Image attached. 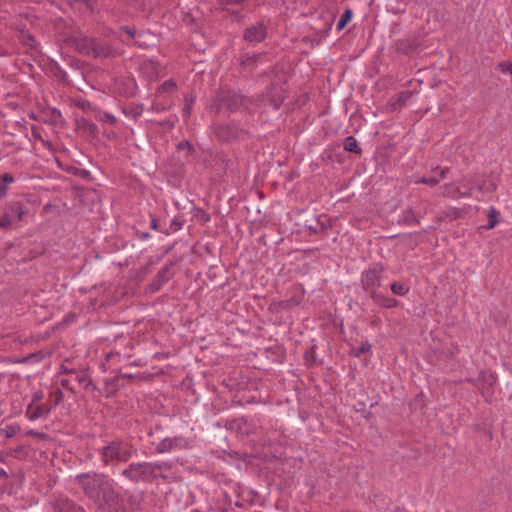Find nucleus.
<instances>
[{
    "instance_id": "1",
    "label": "nucleus",
    "mask_w": 512,
    "mask_h": 512,
    "mask_svg": "<svg viewBox=\"0 0 512 512\" xmlns=\"http://www.w3.org/2000/svg\"><path fill=\"white\" fill-rule=\"evenodd\" d=\"M75 481L84 495L96 505L117 511L120 493L115 489L113 480L108 475L90 471L76 475Z\"/></svg>"
},
{
    "instance_id": "2",
    "label": "nucleus",
    "mask_w": 512,
    "mask_h": 512,
    "mask_svg": "<svg viewBox=\"0 0 512 512\" xmlns=\"http://www.w3.org/2000/svg\"><path fill=\"white\" fill-rule=\"evenodd\" d=\"M65 44L75 49L79 54L95 59L115 58L121 55L109 41L83 34L67 37Z\"/></svg>"
},
{
    "instance_id": "3",
    "label": "nucleus",
    "mask_w": 512,
    "mask_h": 512,
    "mask_svg": "<svg viewBox=\"0 0 512 512\" xmlns=\"http://www.w3.org/2000/svg\"><path fill=\"white\" fill-rule=\"evenodd\" d=\"M133 445L121 439H115L100 449V458L104 466L112 463H125L132 457Z\"/></svg>"
},
{
    "instance_id": "4",
    "label": "nucleus",
    "mask_w": 512,
    "mask_h": 512,
    "mask_svg": "<svg viewBox=\"0 0 512 512\" xmlns=\"http://www.w3.org/2000/svg\"><path fill=\"white\" fill-rule=\"evenodd\" d=\"M249 101L240 92L228 87H220L214 97V108L217 113L225 109L231 113L239 111L242 107H248Z\"/></svg>"
},
{
    "instance_id": "5",
    "label": "nucleus",
    "mask_w": 512,
    "mask_h": 512,
    "mask_svg": "<svg viewBox=\"0 0 512 512\" xmlns=\"http://www.w3.org/2000/svg\"><path fill=\"white\" fill-rule=\"evenodd\" d=\"M121 475L133 483H153L157 480V474L153 472L152 462H133L121 472Z\"/></svg>"
},
{
    "instance_id": "6",
    "label": "nucleus",
    "mask_w": 512,
    "mask_h": 512,
    "mask_svg": "<svg viewBox=\"0 0 512 512\" xmlns=\"http://www.w3.org/2000/svg\"><path fill=\"white\" fill-rule=\"evenodd\" d=\"M213 131L216 139L221 143L241 141L249 135L247 129L240 127L235 122L215 124Z\"/></svg>"
},
{
    "instance_id": "7",
    "label": "nucleus",
    "mask_w": 512,
    "mask_h": 512,
    "mask_svg": "<svg viewBox=\"0 0 512 512\" xmlns=\"http://www.w3.org/2000/svg\"><path fill=\"white\" fill-rule=\"evenodd\" d=\"M497 376L489 370H481L476 379V387L487 403L494 401Z\"/></svg>"
},
{
    "instance_id": "8",
    "label": "nucleus",
    "mask_w": 512,
    "mask_h": 512,
    "mask_svg": "<svg viewBox=\"0 0 512 512\" xmlns=\"http://www.w3.org/2000/svg\"><path fill=\"white\" fill-rule=\"evenodd\" d=\"M383 268L376 265L364 270L361 275L362 288L371 295L381 286Z\"/></svg>"
},
{
    "instance_id": "9",
    "label": "nucleus",
    "mask_w": 512,
    "mask_h": 512,
    "mask_svg": "<svg viewBox=\"0 0 512 512\" xmlns=\"http://www.w3.org/2000/svg\"><path fill=\"white\" fill-rule=\"evenodd\" d=\"M36 200L33 199V195L24 194L20 198L9 202L6 206V211L10 215H16L18 221H22L24 215L28 213L27 204H36Z\"/></svg>"
},
{
    "instance_id": "10",
    "label": "nucleus",
    "mask_w": 512,
    "mask_h": 512,
    "mask_svg": "<svg viewBox=\"0 0 512 512\" xmlns=\"http://www.w3.org/2000/svg\"><path fill=\"white\" fill-rule=\"evenodd\" d=\"M49 504L53 512H85L82 506L63 495L55 497Z\"/></svg>"
},
{
    "instance_id": "11",
    "label": "nucleus",
    "mask_w": 512,
    "mask_h": 512,
    "mask_svg": "<svg viewBox=\"0 0 512 512\" xmlns=\"http://www.w3.org/2000/svg\"><path fill=\"white\" fill-rule=\"evenodd\" d=\"M174 265L175 262L171 261L159 270L154 279L148 285L150 292H158L161 287L170 280L171 276L173 275L171 269Z\"/></svg>"
},
{
    "instance_id": "12",
    "label": "nucleus",
    "mask_w": 512,
    "mask_h": 512,
    "mask_svg": "<svg viewBox=\"0 0 512 512\" xmlns=\"http://www.w3.org/2000/svg\"><path fill=\"white\" fill-rule=\"evenodd\" d=\"M51 409L52 406L49 403H29L25 412V416L29 420L35 421L39 418L48 416Z\"/></svg>"
},
{
    "instance_id": "13",
    "label": "nucleus",
    "mask_w": 512,
    "mask_h": 512,
    "mask_svg": "<svg viewBox=\"0 0 512 512\" xmlns=\"http://www.w3.org/2000/svg\"><path fill=\"white\" fill-rule=\"evenodd\" d=\"M472 187H468L465 191H462V188L456 183H448L443 186V197L451 198V199H459L463 197H471L472 196Z\"/></svg>"
},
{
    "instance_id": "14",
    "label": "nucleus",
    "mask_w": 512,
    "mask_h": 512,
    "mask_svg": "<svg viewBox=\"0 0 512 512\" xmlns=\"http://www.w3.org/2000/svg\"><path fill=\"white\" fill-rule=\"evenodd\" d=\"M267 35V27L263 23H257L247 28L244 39L249 42H261Z\"/></svg>"
},
{
    "instance_id": "15",
    "label": "nucleus",
    "mask_w": 512,
    "mask_h": 512,
    "mask_svg": "<svg viewBox=\"0 0 512 512\" xmlns=\"http://www.w3.org/2000/svg\"><path fill=\"white\" fill-rule=\"evenodd\" d=\"M332 228V222L328 215L322 214L316 218L315 225L307 226L311 234H327Z\"/></svg>"
},
{
    "instance_id": "16",
    "label": "nucleus",
    "mask_w": 512,
    "mask_h": 512,
    "mask_svg": "<svg viewBox=\"0 0 512 512\" xmlns=\"http://www.w3.org/2000/svg\"><path fill=\"white\" fill-rule=\"evenodd\" d=\"M420 43L416 38L399 40L396 44L397 52L404 55H412L419 51Z\"/></svg>"
},
{
    "instance_id": "17",
    "label": "nucleus",
    "mask_w": 512,
    "mask_h": 512,
    "mask_svg": "<svg viewBox=\"0 0 512 512\" xmlns=\"http://www.w3.org/2000/svg\"><path fill=\"white\" fill-rule=\"evenodd\" d=\"M184 439L182 437H173L162 439L155 448L156 453L163 454L174 449L181 448Z\"/></svg>"
},
{
    "instance_id": "18",
    "label": "nucleus",
    "mask_w": 512,
    "mask_h": 512,
    "mask_svg": "<svg viewBox=\"0 0 512 512\" xmlns=\"http://www.w3.org/2000/svg\"><path fill=\"white\" fill-rule=\"evenodd\" d=\"M301 303V298L297 296H292L287 300L272 302L269 305V311L272 313H279L283 310H290Z\"/></svg>"
},
{
    "instance_id": "19",
    "label": "nucleus",
    "mask_w": 512,
    "mask_h": 512,
    "mask_svg": "<svg viewBox=\"0 0 512 512\" xmlns=\"http://www.w3.org/2000/svg\"><path fill=\"white\" fill-rule=\"evenodd\" d=\"M413 92L406 90L392 96L388 102V106L391 110L395 111L402 108L406 102L412 97Z\"/></svg>"
},
{
    "instance_id": "20",
    "label": "nucleus",
    "mask_w": 512,
    "mask_h": 512,
    "mask_svg": "<svg viewBox=\"0 0 512 512\" xmlns=\"http://www.w3.org/2000/svg\"><path fill=\"white\" fill-rule=\"evenodd\" d=\"M373 302L381 308H394L398 305V301L395 298L387 297L377 292L370 295Z\"/></svg>"
},
{
    "instance_id": "21",
    "label": "nucleus",
    "mask_w": 512,
    "mask_h": 512,
    "mask_svg": "<svg viewBox=\"0 0 512 512\" xmlns=\"http://www.w3.org/2000/svg\"><path fill=\"white\" fill-rule=\"evenodd\" d=\"M225 428L236 431L238 433H247L245 427L247 426V420L244 417L234 418L226 420Z\"/></svg>"
},
{
    "instance_id": "22",
    "label": "nucleus",
    "mask_w": 512,
    "mask_h": 512,
    "mask_svg": "<svg viewBox=\"0 0 512 512\" xmlns=\"http://www.w3.org/2000/svg\"><path fill=\"white\" fill-rule=\"evenodd\" d=\"M144 111V107L142 104H129L124 107H122V113L126 115L127 117H131L135 121L138 120V118L142 115Z\"/></svg>"
},
{
    "instance_id": "23",
    "label": "nucleus",
    "mask_w": 512,
    "mask_h": 512,
    "mask_svg": "<svg viewBox=\"0 0 512 512\" xmlns=\"http://www.w3.org/2000/svg\"><path fill=\"white\" fill-rule=\"evenodd\" d=\"M46 118L43 120L45 123L56 126L63 121L61 112L56 108H50L43 112Z\"/></svg>"
},
{
    "instance_id": "24",
    "label": "nucleus",
    "mask_w": 512,
    "mask_h": 512,
    "mask_svg": "<svg viewBox=\"0 0 512 512\" xmlns=\"http://www.w3.org/2000/svg\"><path fill=\"white\" fill-rule=\"evenodd\" d=\"M119 382L120 376L118 375L105 381V396L107 398L113 397L120 389L121 385Z\"/></svg>"
},
{
    "instance_id": "25",
    "label": "nucleus",
    "mask_w": 512,
    "mask_h": 512,
    "mask_svg": "<svg viewBox=\"0 0 512 512\" xmlns=\"http://www.w3.org/2000/svg\"><path fill=\"white\" fill-rule=\"evenodd\" d=\"M19 41L28 46L32 50H37L38 43L35 37L27 30L21 29L19 35Z\"/></svg>"
},
{
    "instance_id": "26",
    "label": "nucleus",
    "mask_w": 512,
    "mask_h": 512,
    "mask_svg": "<svg viewBox=\"0 0 512 512\" xmlns=\"http://www.w3.org/2000/svg\"><path fill=\"white\" fill-rule=\"evenodd\" d=\"M398 222H399V224L407 225V226L420 224V220L418 219V217L415 215L413 209H411V208L407 209L403 212L402 217Z\"/></svg>"
},
{
    "instance_id": "27",
    "label": "nucleus",
    "mask_w": 512,
    "mask_h": 512,
    "mask_svg": "<svg viewBox=\"0 0 512 512\" xmlns=\"http://www.w3.org/2000/svg\"><path fill=\"white\" fill-rule=\"evenodd\" d=\"M477 189L481 193H493L497 189L496 183L490 179L485 178L480 182H477Z\"/></svg>"
},
{
    "instance_id": "28",
    "label": "nucleus",
    "mask_w": 512,
    "mask_h": 512,
    "mask_svg": "<svg viewBox=\"0 0 512 512\" xmlns=\"http://www.w3.org/2000/svg\"><path fill=\"white\" fill-rule=\"evenodd\" d=\"M95 118L98 121L107 123V124L112 125V126H115L118 123V120H117V118L114 115H112L109 112L102 111V110H100L98 108H97V110L95 112Z\"/></svg>"
},
{
    "instance_id": "29",
    "label": "nucleus",
    "mask_w": 512,
    "mask_h": 512,
    "mask_svg": "<svg viewBox=\"0 0 512 512\" xmlns=\"http://www.w3.org/2000/svg\"><path fill=\"white\" fill-rule=\"evenodd\" d=\"M343 146L344 150L347 152H352L357 155L362 153V149L359 147L356 139L353 136L346 137L344 139Z\"/></svg>"
},
{
    "instance_id": "30",
    "label": "nucleus",
    "mask_w": 512,
    "mask_h": 512,
    "mask_svg": "<svg viewBox=\"0 0 512 512\" xmlns=\"http://www.w3.org/2000/svg\"><path fill=\"white\" fill-rule=\"evenodd\" d=\"M78 127L82 130H84L85 132L91 134V135H96L97 133V126L96 124H94L93 122H91L89 119L87 118H80L78 120Z\"/></svg>"
},
{
    "instance_id": "31",
    "label": "nucleus",
    "mask_w": 512,
    "mask_h": 512,
    "mask_svg": "<svg viewBox=\"0 0 512 512\" xmlns=\"http://www.w3.org/2000/svg\"><path fill=\"white\" fill-rule=\"evenodd\" d=\"M64 398V393L60 388H56L49 394V399L46 403H49L52 407L59 405Z\"/></svg>"
},
{
    "instance_id": "32",
    "label": "nucleus",
    "mask_w": 512,
    "mask_h": 512,
    "mask_svg": "<svg viewBox=\"0 0 512 512\" xmlns=\"http://www.w3.org/2000/svg\"><path fill=\"white\" fill-rule=\"evenodd\" d=\"M14 181V177L10 173H5L0 177V198H4L7 194V185Z\"/></svg>"
},
{
    "instance_id": "33",
    "label": "nucleus",
    "mask_w": 512,
    "mask_h": 512,
    "mask_svg": "<svg viewBox=\"0 0 512 512\" xmlns=\"http://www.w3.org/2000/svg\"><path fill=\"white\" fill-rule=\"evenodd\" d=\"M177 90V84L174 80L169 79L166 80L163 84H161L157 89V94L161 95L163 93H173Z\"/></svg>"
},
{
    "instance_id": "34",
    "label": "nucleus",
    "mask_w": 512,
    "mask_h": 512,
    "mask_svg": "<svg viewBox=\"0 0 512 512\" xmlns=\"http://www.w3.org/2000/svg\"><path fill=\"white\" fill-rule=\"evenodd\" d=\"M499 215H500V212L495 207H491L489 209V211L487 213V217H488V223L486 226L487 229H493L498 224Z\"/></svg>"
},
{
    "instance_id": "35",
    "label": "nucleus",
    "mask_w": 512,
    "mask_h": 512,
    "mask_svg": "<svg viewBox=\"0 0 512 512\" xmlns=\"http://www.w3.org/2000/svg\"><path fill=\"white\" fill-rule=\"evenodd\" d=\"M143 501H144L143 493H139L136 495H130L127 499V503L133 510H140Z\"/></svg>"
},
{
    "instance_id": "36",
    "label": "nucleus",
    "mask_w": 512,
    "mask_h": 512,
    "mask_svg": "<svg viewBox=\"0 0 512 512\" xmlns=\"http://www.w3.org/2000/svg\"><path fill=\"white\" fill-rule=\"evenodd\" d=\"M284 93H285L284 90L280 89V91L275 94H271V95L268 94V96L270 97V102L275 109H279L280 106L282 105V103L284 102V100L286 98Z\"/></svg>"
},
{
    "instance_id": "37",
    "label": "nucleus",
    "mask_w": 512,
    "mask_h": 512,
    "mask_svg": "<svg viewBox=\"0 0 512 512\" xmlns=\"http://www.w3.org/2000/svg\"><path fill=\"white\" fill-rule=\"evenodd\" d=\"M193 216L200 224H206L210 221V215L203 208L196 207L193 210Z\"/></svg>"
},
{
    "instance_id": "38",
    "label": "nucleus",
    "mask_w": 512,
    "mask_h": 512,
    "mask_svg": "<svg viewBox=\"0 0 512 512\" xmlns=\"http://www.w3.org/2000/svg\"><path fill=\"white\" fill-rule=\"evenodd\" d=\"M20 431V426L16 425H6L4 428L0 430V433L4 435L6 438L14 437Z\"/></svg>"
},
{
    "instance_id": "39",
    "label": "nucleus",
    "mask_w": 512,
    "mask_h": 512,
    "mask_svg": "<svg viewBox=\"0 0 512 512\" xmlns=\"http://www.w3.org/2000/svg\"><path fill=\"white\" fill-rule=\"evenodd\" d=\"M261 57V54H256V55H247L245 56L242 60H241V66L243 67H251L253 68L255 66V64L258 62V60L260 59ZM252 71V69H250V72Z\"/></svg>"
},
{
    "instance_id": "40",
    "label": "nucleus",
    "mask_w": 512,
    "mask_h": 512,
    "mask_svg": "<svg viewBox=\"0 0 512 512\" xmlns=\"http://www.w3.org/2000/svg\"><path fill=\"white\" fill-rule=\"evenodd\" d=\"M391 291L395 295L404 296V295H406L408 293L409 288L406 287L404 284H402L400 282H393L391 284Z\"/></svg>"
},
{
    "instance_id": "41",
    "label": "nucleus",
    "mask_w": 512,
    "mask_h": 512,
    "mask_svg": "<svg viewBox=\"0 0 512 512\" xmlns=\"http://www.w3.org/2000/svg\"><path fill=\"white\" fill-rule=\"evenodd\" d=\"M351 18H352V11L350 9L345 10L337 23V30H339V31L342 30L347 25V23L351 20Z\"/></svg>"
},
{
    "instance_id": "42",
    "label": "nucleus",
    "mask_w": 512,
    "mask_h": 512,
    "mask_svg": "<svg viewBox=\"0 0 512 512\" xmlns=\"http://www.w3.org/2000/svg\"><path fill=\"white\" fill-rule=\"evenodd\" d=\"M75 106L79 109H81L82 111L86 112V111H94L96 112L97 110V107H94L88 100L86 99H80V100H77L75 101Z\"/></svg>"
},
{
    "instance_id": "43",
    "label": "nucleus",
    "mask_w": 512,
    "mask_h": 512,
    "mask_svg": "<svg viewBox=\"0 0 512 512\" xmlns=\"http://www.w3.org/2000/svg\"><path fill=\"white\" fill-rule=\"evenodd\" d=\"M462 210L456 207H452L446 211L442 212L444 218H449L451 220H455L461 216Z\"/></svg>"
},
{
    "instance_id": "44",
    "label": "nucleus",
    "mask_w": 512,
    "mask_h": 512,
    "mask_svg": "<svg viewBox=\"0 0 512 512\" xmlns=\"http://www.w3.org/2000/svg\"><path fill=\"white\" fill-rule=\"evenodd\" d=\"M194 101H195V99L192 96H188V95L185 96V104H184V108H183V116L184 117L188 118L190 116Z\"/></svg>"
},
{
    "instance_id": "45",
    "label": "nucleus",
    "mask_w": 512,
    "mask_h": 512,
    "mask_svg": "<svg viewBox=\"0 0 512 512\" xmlns=\"http://www.w3.org/2000/svg\"><path fill=\"white\" fill-rule=\"evenodd\" d=\"M11 225V215L9 212L5 211V213L0 217V227L7 230L11 227Z\"/></svg>"
},
{
    "instance_id": "46",
    "label": "nucleus",
    "mask_w": 512,
    "mask_h": 512,
    "mask_svg": "<svg viewBox=\"0 0 512 512\" xmlns=\"http://www.w3.org/2000/svg\"><path fill=\"white\" fill-rule=\"evenodd\" d=\"M370 350H371V344L368 341H366V342L362 343L359 348L353 349V355L355 357H360L362 354H364Z\"/></svg>"
},
{
    "instance_id": "47",
    "label": "nucleus",
    "mask_w": 512,
    "mask_h": 512,
    "mask_svg": "<svg viewBox=\"0 0 512 512\" xmlns=\"http://www.w3.org/2000/svg\"><path fill=\"white\" fill-rule=\"evenodd\" d=\"M152 466L154 474H157V471L160 470H170L173 466V463L164 461L160 463H152Z\"/></svg>"
},
{
    "instance_id": "48",
    "label": "nucleus",
    "mask_w": 512,
    "mask_h": 512,
    "mask_svg": "<svg viewBox=\"0 0 512 512\" xmlns=\"http://www.w3.org/2000/svg\"><path fill=\"white\" fill-rule=\"evenodd\" d=\"M440 182V179L436 177H422L420 180L417 181V183H422L428 186H436Z\"/></svg>"
},
{
    "instance_id": "49",
    "label": "nucleus",
    "mask_w": 512,
    "mask_h": 512,
    "mask_svg": "<svg viewBox=\"0 0 512 512\" xmlns=\"http://www.w3.org/2000/svg\"><path fill=\"white\" fill-rule=\"evenodd\" d=\"M26 435L28 436H32V437H35L39 440H47L49 438L48 434L44 433V432H38L36 430H33V429H30L26 432Z\"/></svg>"
},
{
    "instance_id": "50",
    "label": "nucleus",
    "mask_w": 512,
    "mask_h": 512,
    "mask_svg": "<svg viewBox=\"0 0 512 512\" xmlns=\"http://www.w3.org/2000/svg\"><path fill=\"white\" fill-rule=\"evenodd\" d=\"M36 358L42 359L43 358L42 353L41 352L31 353L28 356L23 357V358L17 360L16 362H18V363H27V362H31L33 359H36Z\"/></svg>"
},
{
    "instance_id": "51",
    "label": "nucleus",
    "mask_w": 512,
    "mask_h": 512,
    "mask_svg": "<svg viewBox=\"0 0 512 512\" xmlns=\"http://www.w3.org/2000/svg\"><path fill=\"white\" fill-rule=\"evenodd\" d=\"M178 150H187L188 154H191L194 152V148L192 144L188 141H181L177 144Z\"/></svg>"
},
{
    "instance_id": "52",
    "label": "nucleus",
    "mask_w": 512,
    "mask_h": 512,
    "mask_svg": "<svg viewBox=\"0 0 512 512\" xmlns=\"http://www.w3.org/2000/svg\"><path fill=\"white\" fill-rule=\"evenodd\" d=\"M43 398H44V392L39 389L33 393L30 403L39 404V403H41Z\"/></svg>"
},
{
    "instance_id": "53",
    "label": "nucleus",
    "mask_w": 512,
    "mask_h": 512,
    "mask_svg": "<svg viewBox=\"0 0 512 512\" xmlns=\"http://www.w3.org/2000/svg\"><path fill=\"white\" fill-rule=\"evenodd\" d=\"M497 68L502 73H508L510 70H512V63L511 62H500V63H498Z\"/></svg>"
},
{
    "instance_id": "54",
    "label": "nucleus",
    "mask_w": 512,
    "mask_h": 512,
    "mask_svg": "<svg viewBox=\"0 0 512 512\" xmlns=\"http://www.w3.org/2000/svg\"><path fill=\"white\" fill-rule=\"evenodd\" d=\"M121 30L127 34L130 38H134L136 36V29L134 27H129V26H123L121 27Z\"/></svg>"
},
{
    "instance_id": "55",
    "label": "nucleus",
    "mask_w": 512,
    "mask_h": 512,
    "mask_svg": "<svg viewBox=\"0 0 512 512\" xmlns=\"http://www.w3.org/2000/svg\"><path fill=\"white\" fill-rule=\"evenodd\" d=\"M157 261L150 259L148 263L141 269L142 274H148L152 271V267Z\"/></svg>"
},
{
    "instance_id": "56",
    "label": "nucleus",
    "mask_w": 512,
    "mask_h": 512,
    "mask_svg": "<svg viewBox=\"0 0 512 512\" xmlns=\"http://www.w3.org/2000/svg\"><path fill=\"white\" fill-rule=\"evenodd\" d=\"M246 0H219V4L221 6H228V5H238V4H241L243 2H245Z\"/></svg>"
},
{
    "instance_id": "57",
    "label": "nucleus",
    "mask_w": 512,
    "mask_h": 512,
    "mask_svg": "<svg viewBox=\"0 0 512 512\" xmlns=\"http://www.w3.org/2000/svg\"><path fill=\"white\" fill-rule=\"evenodd\" d=\"M88 379H91L87 373L85 372H80L76 375V380L79 382V383H87L88 382Z\"/></svg>"
},
{
    "instance_id": "58",
    "label": "nucleus",
    "mask_w": 512,
    "mask_h": 512,
    "mask_svg": "<svg viewBox=\"0 0 512 512\" xmlns=\"http://www.w3.org/2000/svg\"><path fill=\"white\" fill-rule=\"evenodd\" d=\"M85 389H89L91 391H97L100 393L99 388L97 385L92 381V379H88V382L84 386Z\"/></svg>"
},
{
    "instance_id": "59",
    "label": "nucleus",
    "mask_w": 512,
    "mask_h": 512,
    "mask_svg": "<svg viewBox=\"0 0 512 512\" xmlns=\"http://www.w3.org/2000/svg\"><path fill=\"white\" fill-rule=\"evenodd\" d=\"M305 360L307 362L314 361L315 360V351L314 348L311 349V351H307L304 354Z\"/></svg>"
},
{
    "instance_id": "60",
    "label": "nucleus",
    "mask_w": 512,
    "mask_h": 512,
    "mask_svg": "<svg viewBox=\"0 0 512 512\" xmlns=\"http://www.w3.org/2000/svg\"><path fill=\"white\" fill-rule=\"evenodd\" d=\"M151 228L154 230L159 229V219L156 218L154 215H151Z\"/></svg>"
},
{
    "instance_id": "61",
    "label": "nucleus",
    "mask_w": 512,
    "mask_h": 512,
    "mask_svg": "<svg viewBox=\"0 0 512 512\" xmlns=\"http://www.w3.org/2000/svg\"><path fill=\"white\" fill-rule=\"evenodd\" d=\"M32 136L37 139V140H40V141H44L42 136H41V133L40 131L38 130V128L36 127H32Z\"/></svg>"
},
{
    "instance_id": "62",
    "label": "nucleus",
    "mask_w": 512,
    "mask_h": 512,
    "mask_svg": "<svg viewBox=\"0 0 512 512\" xmlns=\"http://www.w3.org/2000/svg\"><path fill=\"white\" fill-rule=\"evenodd\" d=\"M120 376V379H127V380H134L137 378V376L130 374V373H120L118 374Z\"/></svg>"
},
{
    "instance_id": "63",
    "label": "nucleus",
    "mask_w": 512,
    "mask_h": 512,
    "mask_svg": "<svg viewBox=\"0 0 512 512\" xmlns=\"http://www.w3.org/2000/svg\"><path fill=\"white\" fill-rule=\"evenodd\" d=\"M448 171H449V168H447V167L441 169L438 179H440V180L444 179L446 177Z\"/></svg>"
},
{
    "instance_id": "64",
    "label": "nucleus",
    "mask_w": 512,
    "mask_h": 512,
    "mask_svg": "<svg viewBox=\"0 0 512 512\" xmlns=\"http://www.w3.org/2000/svg\"><path fill=\"white\" fill-rule=\"evenodd\" d=\"M8 478H9L8 473L4 469L0 468V480L1 479L7 480Z\"/></svg>"
}]
</instances>
